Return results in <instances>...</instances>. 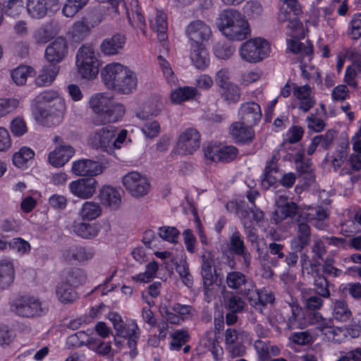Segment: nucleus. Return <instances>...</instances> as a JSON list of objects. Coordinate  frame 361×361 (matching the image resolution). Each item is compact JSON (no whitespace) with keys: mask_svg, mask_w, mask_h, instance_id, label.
Here are the masks:
<instances>
[{"mask_svg":"<svg viewBox=\"0 0 361 361\" xmlns=\"http://www.w3.org/2000/svg\"><path fill=\"white\" fill-rule=\"evenodd\" d=\"M104 84L108 89L122 94H130L136 90V74L128 67L119 63H109L101 71Z\"/></svg>","mask_w":361,"mask_h":361,"instance_id":"1","label":"nucleus"},{"mask_svg":"<svg viewBox=\"0 0 361 361\" xmlns=\"http://www.w3.org/2000/svg\"><path fill=\"white\" fill-rule=\"evenodd\" d=\"M89 106L96 114L94 121L96 125L116 122L126 113V109L122 104L114 102L104 94L92 96L89 101Z\"/></svg>","mask_w":361,"mask_h":361,"instance_id":"2","label":"nucleus"},{"mask_svg":"<svg viewBox=\"0 0 361 361\" xmlns=\"http://www.w3.org/2000/svg\"><path fill=\"white\" fill-rule=\"evenodd\" d=\"M287 35L292 38L287 40L288 49L295 54H305L309 59L313 54V46L309 42H300L298 39L305 37V31L302 23L295 17L288 22Z\"/></svg>","mask_w":361,"mask_h":361,"instance_id":"3","label":"nucleus"},{"mask_svg":"<svg viewBox=\"0 0 361 361\" xmlns=\"http://www.w3.org/2000/svg\"><path fill=\"white\" fill-rule=\"evenodd\" d=\"M240 58L248 63H256L267 57L270 52V44L262 37H255L243 42L239 48Z\"/></svg>","mask_w":361,"mask_h":361,"instance_id":"4","label":"nucleus"},{"mask_svg":"<svg viewBox=\"0 0 361 361\" xmlns=\"http://www.w3.org/2000/svg\"><path fill=\"white\" fill-rule=\"evenodd\" d=\"M76 66L79 74L85 79L93 80L99 73V62L94 49L82 46L76 54Z\"/></svg>","mask_w":361,"mask_h":361,"instance_id":"5","label":"nucleus"},{"mask_svg":"<svg viewBox=\"0 0 361 361\" xmlns=\"http://www.w3.org/2000/svg\"><path fill=\"white\" fill-rule=\"evenodd\" d=\"M66 111L64 100L56 99L54 103L47 108L39 107L35 111V118L40 123L46 126H54L59 124Z\"/></svg>","mask_w":361,"mask_h":361,"instance_id":"6","label":"nucleus"},{"mask_svg":"<svg viewBox=\"0 0 361 361\" xmlns=\"http://www.w3.org/2000/svg\"><path fill=\"white\" fill-rule=\"evenodd\" d=\"M226 283L228 288L247 298L257 296L255 285L245 274L239 271H232L227 273Z\"/></svg>","mask_w":361,"mask_h":361,"instance_id":"7","label":"nucleus"},{"mask_svg":"<svg viewBox=\"0 0 361 361\" xmlns=\"http://www.w3.org/2000/svg\"><path fill=\"white\" fill-rule=\"evenodd\" d=\"M248 338V333L241 329L228 328L225 331V347L231 357H240L245 353L243 343Z\"/></svg>","mask_w":361,"mask_h":361,"instance_id":"8","label":"nucleus"},{"mask_svg":"<svg viewBox=\"0 0 361 361\" xmlns=\"http://www.w3.org/2000/svg\"><path fill=\"white\" fill-rule=\"evenodd\" d=\"M12 308L18 315L27 318L42 316L47 311L39 299L30 296H23L17 299Z\"/></svg>","mask_w":361,"mask_h":361,"instance_id":"9","label":"nucleus"},{"mask_svg":"<svg viewBox=\"0 0 361 361\" xmlns=\"http://www.w3.org/2000/svg\"><path fill=\"white\" fill-rule=\"evenodd\" d=\"M122 183L125 189L134 197L146 195L151 188L147 178L137 171H131L125 175L123 177Z\"/></svg>","mask_w":361,"mask_h":361,"instance_id":"10","label":"nucleus"},{"mask_svg":"<svg viewBox=\"0 0 361 361\" xmlns=\"http://www.w3.org/2000/svg\"><path fill=\"white\" fill-rule=\"evenodd\" d=\"M185 35L190 46H200L209 41L212 37L210 27L204 21L195 20L190 22L185 28Z\"/></svg>","mask_w":361,"mask_h":361,"instance_id":"11","label":"nucleus"},{"mask_svg":"<svg viewBox=\"0 0 361 361\" xmlns=\"http://www.w3.org/2000/svg\"><path fill=\"white\" fill-rule=\"evenodd\" d=\"M201 135L195 128H188L178 137L176 148L178 153L184 155L192 154L200 147Z\"/></svg>","mask_w":361,"mask_h":361,"instance_id":"12","label":"nucleus"},{"mask_svg":"<svg viewBox=\"0 0 361 361\" xmlns=\"http://www.w3.org/2000/svg\"><path fill=\"white\" fill-rule=\"evenodd\" d=\"M116 135V128L108 126L92 133L88 140L91 147L96 149H101L109 154H111L112 139Z\"/></svg>","mask_w":361,"mask_h":361,"instance_id":"13","label":"nucleus"},{"mask_svg":"<svg viewBox=\"0 0 361 361\" xmlns=\"http://www.w3.org/2000/svg\"><path fill=\"white\" fill-rule=\"evenodd\" d=\"M98 187L99 183L94 178H81L69 184L72 195L82 200L92 197Z\"/></svg>","mask_w":361,"mask_h":361,"instance_id":"14","label":"nucleus"},{"mask_svg":"<svg viewBox=\"0 0 361 361\" xmlns=\"http://www.w3.org/2000/svg\"><path fill=\"white\" fill-rule=\"evenodd\" d=\"M277 208L273 212L271 221L274 224H279L286 219L293 218L298 212V205L288 200V197L280 195L276 200Z\"/></svg>","mask_w":361,"mask_h":361,"instance_id":"15","label":"nucleus"},{"mask_svg":"<svg viewBox=\"0 0 361 361\" xmlns=\"http://www.w3.org/2000/svg\"><path fill=\"white\" fill-rule=\"evenodd\" d=\"M288 305L285 329L292 331L297 329H305L307 326V322L302 308L297 301L293 300L288 302Z\"/></svg>","mask_w":361,"mask_h":361,"instance_id":"16","label":"nucleus"},{"mask_svg":"<svg viewBox=\"0 0 361 361\" xmlns=\"http://www.w3.org/2000/svg\"><path fill=\"white\" fill-rule=\"evenodd\" d=\"M108 318L111 321L117 336L122 338L130 336L140 337V330L135 321L133 320L126 324L123 322L122 317L118 313L114 312H109Z\"/></svg>","mask_w":361,"mask_h":361,"instance_id":"17","label":"nucleus"},{"mask_svg":"<svg viewBox=\"0 0 361 361\" xmlns=\"http://www.w3.org/2000/svg\"><path fill=\"white\" fill-rule=\"evenodd\" d=\"M105 167L99 161L83 159L75 161L72 165V172L79 176L94 178L104 172Z\"/></svg>","mask_w":361,"mask_h":361,"instance_id":"18","label":"nucleus"},{"mask_svg":"<svg viewBox=\"0 0 361 361\" xmlns=\"http://www.w3.org/2000/svg\"><path fill=\"white\" fill-rule=\"evenodd\" d=\"M215 273L214 255L212 251L205 250L201 255V275L206 294L210 291V286L214 284Z\"/></svg>","mask_w":361,"mask_h":361,"instance_id":"19","label":"nucleus"},{"mask_svg":"<svg viewBox=\"0 0 361 361\" xmlns=\"http://www.w3.org/2000/svg\"><path fill=\"white\" fill-rule=\"evenodd\" d=\"M68 54L67 42L63 37H57L45 50L46 59L53 65L61 62Z\"/></svg>","mask_w":361,"mask_h":361,"instance_id":"20","label":"nucleus"},{"mask_svg":"<svg viewBox=\"0 0 361 361\" xmlns=\"http://www.w3.org/2000/svg\"><path fill=\"white\" fill-rule=\"evenodd\" d=\"M240 121L246 126L257 125L262 118V110L259 104L255 102H247L241 104L239 109Z\"/></svg>","mask_w":361,"mask_h":361,"instance_id":"21","label":"nucleus"},{"mask_svg":"<svg viewBox=\"0 0 361 361\" xmlns=\"http://www.w3.org/2000/svg\"><path fill=\"white\" fill-rule=\"evenodd\" d=\"M293 94L299 100L298 108L303 112H307L316 103L313 90L309 85L298 86L294 84Z\"/></svg>","mask_w":361,"mask_h":361,"instance_id":"22","label":"nucleus"},{"mask_svg":"<svg viewBox=\"0 0 361 361\" xmlns=\"http://www.w3.org/2000/svg\"><path fill=\"white\" fill-rule=\"evenodd\" d=\"M94 256L92 249L80 245H73L63 251V257L66 262H86Z\"/></svg>","mask_w":361,"mask_h":361,"instance_id":"23","label":"nucleus"},{"mask_svg":"<svg viewBox=\"0 0 361 361\" xmlns=\"http://www.w3.org/2000/svg\"><path fill=\"white\" fill-rule=\"evenodd\" d=\"M230 246L234 254L242 257L244 267L249 269L252 257L245 245L243 236L238 231H234L230 237Z\"/></svg>","mask_w":361,"mask_h":361,"instance_id":"24","label":"nucleus"},{"mask_svg":"<svg viewBox=\"0 0 361 361\" xmlns=\"http://www.w3.org/2000/svg\"><path fill=\"white\" fill-rule=\"evenodd\" d=\"M305 215L307 221L319 230H324L329 225V213L322 207H309Z\"/></svg>","mask_w":361,"mask_h":361,"instance_id":"25","label":"nucleus"},{"mask_svg":"<svg viewBox=\"0 0 361 361\" xmlns=\"http://www.w3.org/2000/svg\"><path fill=\"white\" fill-rule=\"evenodd\" d=\"M242 14L237 10L226 8L221 12L217 19L219 30L225 35H227V30L234 26L235 23L242 17Z\"/></svg>","mask_w":361,"mask_h":361,"instance_id":"26","label":"nucleus"},{"mask_svg":"<svg viewBox=\"0 0 361 361\" xmlns=\"http://www.w3.org/2000/svg\"><path fill=\"white\" fill-rule=\"evenodd\" d=\"M229 132L236 142L245 143L252 141L254 137L252 126H246L241 121L233 123L230 126Z\"/></svg>","mask_w":361,"mask_h":361,"instance_id":"27","label":"nucleus"},{"mask_svg":"<svg viewBox=\"0 0 361 361\" xmlns=\"http://www.w3.org/2000/svg\"><path fill=\"white\" fill-rule=\"evenodd\" d=\"M74 149L70 145H61L49 153V163L55 167L63 166L73 156Z\"/></svg>","mask_w":361,"mask_h":361,"instance_id":"28","label":"nucleus"},{"mask_svg":"<svg viewBox=\"0 0 361 361\" xmlns=\"http://www.w3.org/2000/svg\"><path fill=\"white\" fill-rule=\"evenodd\" d=\"M310 226L306 223H298L297 236L291 240V247L297 252H301L306 246L309 245L310 242Z\"/></svg>","mask_w":361,"mask_h":361,"instance_id":"29","label":"nucleus"},{"mask_svg":"<svg viewBox=\"0 0 361 361\" xmlns=\"http://www.w3.org/2000/svg\"><path fill=\"white\" fill-rule=\"evenodd\" d=\"M254 347L259 361H269L271 357L277 356L281 353V349L277 345L260 339L255 341Z\"/></svg>","mask_w":361,"mask_h":361,"instance_id":"30","label":"nucleus"},{"mask_svg":"<svg viewBox=\"0 0 361 361\" xmlns=\"http://www.w3.org/2000/svg\"><path fill=\"white\" fill-rule=\"evenodd\" d=\"M99 199L114 209L119 207L121 203V191L109 185H104L99 190Z\"/></svg>","mask_w":361,"mask_h":361,"instance_id":"31","label":"nucleus"},{"mask_svg":"<svg viewBox=\"0 0 361 361\" xmlns=\"http://www.w3.org/2000/svg\"><path fill=\"white\" fill-rule=\"evenodd\" d=\"M125 43L126 37L118 33L105 39L101 44V49L105 55H115L123 49Z\"/></svg>","mask_w":361,"mask_h":361,"instance_id":"32","label":"nucleus"},{"mask_svg":"<svg viewBox=\"0 0 361 361\" xmlns=\"http://www.w3.org/2000/svg\"><path fill=\"white\" fill-rule=\"evenodd\" d=\"M226 37L231 40H243L250 35V29L247 20L245 16L238 20L231 30H227Z\"/></svg>","mask_w":361,"mask_h":361,"instance_id":"33","label":"nucleus"},{"mask_svg":"<svg viewBox=\"0 0 361 361\" xmlns=\"http://www.w3.org/2000/svg\"><path fill=\"white\" fill-rule=\"evenodd\" d=\"M190 59L196 68L204 70L209 64V53L204 45L190 47Z\"/></svg>","mask_w":361,"mask_h":361,"instance_id":"34","label":"nucleus"},{"mask_svg":"<svg viewBox=\"0 0 361 361\" xmlns=\"http://www.w3.org/2000/svg\"><path fill=\"white\" fill-rule=\"evenodd\" d=\"M73 232L85 239H92L97 236L100 227L97 224H89L75 221L73 224Z\"/></svg>","mask_w":361,"mask_h":361,"instance_id":"35","label":"nucleus"},{"mask_svg":"<svg viewBox=\"0 0 361 361\" xmlns=\"http://www.w3.org/2000/svg\"><path fill=\"white\" fill-rule=\"evenodd\" d=\"M59 72V66L53 64L43 66L35 79L36 85L39 87L50 85L56 79Z\"/></svg>","mask_w":361,"mask_h":361,"instance_id":"36","label":"nucleus"},{"mask_svg":"<svg viewBox=\"0 0 361 361\" xmlns=\"http://www.w3.org/2000/svg\"><path fill=\"white\" fill-rule=\"evenodd\" d=\"M15 271L13 264L9 259L0 260V288L9 286L14 280Z\"/></svg>","mask_w":361,"mask_h":361,"instance_id":"37","label":"nucleus"},{"mask_svg":"<svg viewBox=\"0 0 361 361\" xmlns=\"http://www.w3.org/2000/svg\"><path fill=\"white\" fill-rule=\"evenodd\" d=\"M198 94V91L195 87L185 86L173 91L171 99L174 104H181L194 99Z\"/></svg>","mask_w":361,"mask_h":361,"instance_id":"38","label":"nucleus"},{"mask_svg":"<svg viewBox=\"0 0 361 361\" xmlns=\"http://www.w3.org/2000/svg\"><path fill=\"white\" fill-rule=\"evenodd\" d=\"M255 292L257 293V296L255 298L252 297L251 299L247 298V300L250 305L256 310L262 312L267 304L273 303L274 302L275 297L272 292L267 290L259 292L256 287Z\"/></svg>","mask_w":361,"mask_h":361,"instance_id":"39","label":"nucleus"},{"mask_svg":"<svg viewBox=\"0 0 361 361\" xmlns=\"http://www.w3.org/2000/svg\"><path fill=\"white\" fill-rule=\"evenodd\" d=\"M102 207L99 203L87 201L82 204L78 215L82 220L92 221L100 216Z\"/></svg>","mask_w":361,"mask_h":361,"instance_id":"40","label":"nucleus"},{"mask_svg":"<svg viewBox=\"0 0 361 361\" xmlns=\"http://www.w3.org/2000/svg\"><path fill=\"white\" fill-rule=\"evenodd\" d=\"M152 27L157 32V37L161 42L167 39L166 31L168 29L167 16L161 11H157L154 22H152Z\"/></svg>","mask_w":361,"mask_h":361,"instance_id":"41","label":"nucleus"},{"mask_svg":"<svg viewBox=\"0 0 361 361\" xmlns=\"http://www.w3.org/2000/svg\"><path fill=\"white\" fill-rule=\"evenodd\" d=\"M26 8L27 13L32 18H42L47 13L45 0H27Z\"/></svg>","mask_w":361,"mask_h":361,"instance_id":"42","label":"nucleus"},{"mask_svg":"<svg viewBox=\"0 0 361 361\" xmlns=\"http://www.w3.org/2000/svg\"><path fill=\"white\" fill-rule=\"evenodd\" d=\"M56 294L59 300L65 304L73 302L77 298V295L72 286L66 282H61L57 285Z\"/></svg>","mask_w":361,"mask_h":361,"instance_id":"43","label":"nucleus"},{"mask_svg":"<svg viewBox=\"0 0 361 361\" xmlns=\"http://www.w3.org/2000/svg\"><path fill=\"white\" fill-rule=\"evenodd\" d=\"M245 306V301L240 295L231 293V295H228L224 298V307L231 312H243Z\"/></svg>","mask_w":361,"mask_h":361,"instance_id":"44","label":"nucleus"},{"mask_svg":"<svg viewBox=\"0 0 361 361\" xmlns=\"http://www.w3.org/2000/svg\"><path fill=\"white\" fill-rule=\"evenodd\" d=\"M23 8V0H8L4 2L2 6H0L1 13L4 12L6 16L13 18L18 16Z\"/></svg>","mask_w":361,"mask_h":361,"instance_id":"45","label":"nucleus"},{"mask_svg":"<svg viewBox=\"0 0 361 361\" xmlns=\"http://www.w3.org/2000/svg\"><path fill=\"white\" fill-rule=\"evenodd\" d=\"M34 152L29 147H23L13 156V162L18 168L23 169L27 166V163L33 159Z\"/></svg>","mask_w":361,"mask_h":361,"instance_id":"46","label":"nucleus"},{"mask_svg":"<svg viewBox=\"0 0 361 361\" xmlns=\"http://www.w3.org/2000/svg\"><path fill=\"white\" fill-rule=\"evenodd\" d=\"M159 264L156 261H152L147 264L145 271L132 276L133 281L140 283H149L157 274Z\"/></svg>","mask_w":361,"mask_h":361,"instance_id":"47","label":"nucleus"},{"mask_svg":"<svg viewBox=\"0 0 361 361\" xmlns=\"http://www.w3.org/2000/svg\"><path fill=\"white\" fill-rule=\"evenodd\" d=\"M35 73L34 69L30 66H20L11 72V78L18 85H23L26 82L27 78Z\"/></svg>","mask_w":361,"mask_h":361,"instance_id":"48","label":"nucleus"},{"mask_svg":"<svg viewBox=\"0 0 361 361\" xmlns=\"http://www.w3.org/2000/svg\"><path fill=\"white\" fill-rule=\"evenodd\" d=\"M333 316L335 319L340 322H346L350 318L351 312L345 301L336 300L334 302Z\"/></svg>","mask_w":361,"mask_h":361,"instance_id":"49","label":"nucleus"},{"mask_svg":"<svg viewBox=\"0 0 361 361\" xmlns=\"http://www.w3.org/2000/svg\"><path fill=\"white\" fill-rule=\"evenodd\" d=\"M302 59L300 64V70L302 71V75L306 80H310L314 78V75L317 76L315 81L318 84H321L322 82V75L320 73L315 69L313 66H308L305 64L306 61H309L308 58L305 54H300ZM312 55L311 56V57ZM312 59V58L310 59ZM311 60H310V61Z\"/></svg>","mask_w":361,"mask_h":361,"instance_id":"50","label":"nucleus"},{"mask_svg":"<svg viewBox=\"0 0 361 361\" xmlns=\"http://www.w3.org/2000/svg\"><path fill=\"white\" fill-rule=\"evenodd\" d=\"M313 285L315 293L320 297L325 298L330 297L329 283L323 274L314 276Z\"/></svg>","mask_w":361,"mask_h":361,"instance_id":"51","label":"nucleus"},{"mask_svg":"<svg viewBox=\"0 0 361 361\" xmlns=\"http://www.w3.org/2000/svg\"><path fill=\"white\" fill-rule=\"evenodd\" d=\"M221 95L224 100L229 103H237L240 101L241 92L240 87L235 83H231L221 88Z\"/></svg>","mask_w":361,"mask_h":361,"instance_id":"52","label":"nucleus"},{"mask_svg":"<svg viewBox=\"0 0 361 361\" xmlns=\"http://www.w3.org/2000/svg\"><path fill=\"white\" fill-rule=\"evenodd\" d=\"M89 0H67L63 7L62 12L68 18L73 17L80 9H82Z\"/></svg>","mask_w":361,"mask_h":361,"instance_id":"53","label":"nucleus"},{"mask_svg":"<svg viewBox=\"0 0 361 361\" xmlns=\"http://www.w3.org/2000/svg\"><path fill=\"white\" fill-rule=\"evenodd\" d=\"M336 260L334 254L330 252L326 257L324 259L322 265V271L329 276L338 277L341 275L342 270L338 269L335 266Z\"/></svg>","mask_w":361,"mask_h":361,"instance_id":"54","label":"nucleus"},{"mask_svg":"<svg viewBox=\"0 0 361 361\" xmlns=\"http://www.w3.org/2000/svg\"><path fill=\"white\" fill-rule=\"evenodd\" d=\"M176 270L183 284L188 288L192 287L193 285V278L190 272L188 264L185 261H180L177 264Z\"/></svg>","mask_w":361,"mask_h":361,"instance_id":"55","label":"nucleus"},{"mask_svg":"<svg viewBox=\"0 0 361 361\" xmlns=\"http://www.w3.org/2000/svg\"><path fill=\"white\" fill-rule=\"evenodd\" d=\"M89 342V336L83 331H80L69 336L66 340L68 348H79Z\"/></svg>","mask_w":361,"mask_h":361,"instance_id":"56","label":"nucleus"},{"mask_svg":"<svg viewBox=\"0 0 361 361\" xmlns=\"http://www.w3.org/2000/svg\"><path fill=\"white\" fill-rule=\"evenodd\" d=\"M311 322L317 325V329H319L324 336L329 333V330L333 326L331 319L324 318L319 312H315L311 317Z\"/></svg>","mask_w":361,"mask_h":361,"instance_id":"57","label":"nucleus"},{"mask_svg":"<svg viewBox=\"0 0 361 361\" xmlns=\"http://www.w3.org/2000/svg\"><path fill=\"white\" fill-rule=\"evenodd\" d=\"M127 16L130 23L134 27L140 29L145 34V20L140 11L133 9V11L127 10Z\"/></svg>","mask_w":361,"mask_h":361,"instance_id":"58","label":"nucleus"},{"mask_svg":"<svg viewBox=\"0 0 361 361\" xmlns=\"http://www.w3.org/2000/svg\"><path fill=\"white\" fill-rule=\"evenodd\" d=\"M159 235L164 240L171 243H178L179 231L173 226H162L159 228Z\"/></svg>","mask_w":361,"mask_h":361,"instance_id":"59","label":"nucleus"},{"mask_svg":"<svg viewBox=\"0 0 361 361\" xmlns=\"http://www.w3.org/2000/svg\"><path fill=\"white\" fill-rule=\"evenodd\" d=\"M336 137V130H329L324 135H316L314 137L323 149H328L333 145Z\"/></svg>","mask_w":361,"mask_h":361,"instance_id":"60","label":"nucleus"},{"mask_svg":"<svg viewBox=\"0 0 361 361\" xmlns=\"http://www.w3.org/2000/svg\"><path fill=\"white\" fill-rule=\"evenodd\" d=\"M87 279L85 271L79 268L73 269L68 273L67 280L71 286H78L83 284Z\"/></svg>","mask_w":361,"mask_h":361,"instance_id":"61","label":"nucleus"},{"mask_svg":"<svg viewBox=\"0 0 361 361\" xmlns=\"http://www.w3.org/2000/svg\"><path fill=\"white\" fill-rule=\"evenodd\" d=\"M348 35L353 39H357L361 37V13L353 16Z\"/></svg>","mask_w":361,"mask_h":361,"instance_id":"62","label":"nucleus"},{"mask_svg":"<svg viewBox=\"0 0 361 361\" xmlns=\"http://www.w3.org/2000/svg\"><path fill=\"white\" fill-rule=\"evenodd\" d=\"M53 37L54 34L47 26H42L37 28L33 34V38L37 44H46Z\"/></svg>","mask_w":361,"mask_h":361,"instance_id":"63","label":"nucleus"},{"mask_svg":"<svg viewBox=\"0 0 361 361\" xmlns=\"http://www.w3.org/2000/svg\"><path fill=\"white\" fill-rule=\"evenodd\" d=\"M331 99L334 102H343L350 97V92L345 85H338L331 91Z\"/></svg>","mask_w":361,"mask_h":361,"instance_id":"64","label":"nucleus"}]
</instances>
